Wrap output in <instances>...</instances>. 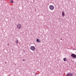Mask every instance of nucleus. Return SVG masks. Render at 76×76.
<instances>
[{
    "label": "nucleus",
    "instance_id": "423d86ee",
    "mask_svg": "<svg viewBox=\"0 0 76 76\" xmlns=\"http://www.w3.org/2000/svg\"><path fill=\"white\" fill-rule=\"evenodd\" d=\"M62 16H63V17H64V16H65V15H64V11H63L62 12Z\"/></svg>",
    "mask_w": 76,
    "mask_h": 76
},
{
    "label": "nucleus",
    "instance_id": "9d476101",
    "mask_svg": "<svg viewBox=\"0 0 76 76\" xmlns=\"http://www.w3.org/2000/svg\"><path fill=\"white\" fill-rule=\"evenodd\" d=\"M16 44H18V39H16Z\"/></svg>",
    "mask_w": 76,
    "mask_h": 76
},
{
    "label": "nucleus",
    "instance_id": "7ed1b4c3",
    "mask_svg": "<svg viewBox=\"0 0 76 76\" xmlns=\"http://www.w3.org/2000/svg\"><path fill=\"white\" fill-rule=\"evenodd\" d=\"M71 57H72L73 58H76V54L73 53L71 54Z\"/></svg>",
    "mask_w": 76,
    "mask_h": 76
},
{
    "label": "nucleus",
    "instance_id": "9b49d317",
    "mask_svg": "<svg viewBox=\"0 0 76 76\" xmlns=\"http://www.w3.org/2000/svg\"><path fill=\"white\" fill-rule=\"evenodd\" d=\"M35 75H37V73H36L35 74Z\"/></svg>",
    "mask_w": 76,
    "mask_h": 76
},
{
    "label": "nucleus",
    "instance_id": "f8f14e48",
    "mask_svg": "<svg viewBox=\"0 0 76 76\" xmlns=\"http://www.w3.org/2000/svg\"><path fill=\"white\" fill-rule=\"evenodd\" d=\"M22 61H25V60H24V59H23L22 60Z\"/></svg>",
    "mask_w": 76,
    "mask_h": 76
},
{
    "label": "nucleus",
    "instance_id": "0eeeda50",
    "mask_svg": "<svg viewBox=\"0 0 76 76\" xmlns=\"http://www.w3.org/2000/svg\"><path fill=\"white\" fill-rule=\"evenodd\" d=\"M37 42H39V40L38 39H37L36 40Z\"/></svg>",
    "mask_w": 76,
    "mask_h": 76
},
{
    "label": "nucleus",
    "instance_id": "20e7f679",
    "mask_svg": "<svg viewBox=\"0 0 76 76\" xmlns=\"http://www.w3.org/2000/svg\"><path fill=\"white\" fill-rule=\"evenodd\" d=\"M49 8H50V10H53V9H54V6H53L52 5H51L49 6Z\"/></svg>",
    "mask_w": 76,
    "mask_h": 76
},
{
    "label": "nucleus",
    "instance_id": "1a4fd4ad",
    "mask_svg": "<svg viewBox=\"0 0 76 76\" xmlns=\"http://www.w3.org/2000/svg\"><path fill=\"white\" fill-rule=\"evenodd\" d=\"M63 60L64 61H66V58H64Z\"/></svg>",
    "mask_w": 76,
    "mask_h": 76
},
{
    "label": "nucleus",
    "instance_id": "f03ea898",
    "mask_svg": "<svg viewBox=\"0 0 76 76\" xmlns=\"http://www.w3.org/2000/svg\"><path fill=\"white\" fill-rule=\"evenodd\" d=\"M17 27L18 29H20L22 28V25L20 24H18L17 25Z\"/></svg>",
    "mask_w": 76,
    "mask_h": 76
},
{
    "label": "nucleus",
    "instance_id": "6e6552de",
    "mask_svg": "<svg viewBox=\"0 0 76 76\" xmlns=\"http://www.w3.org/2000/svg\"><path fill=\"white\" fill-rule=\"evenodd\" d=\"M11 3H13V0H11L10 1Z\"/></svg>",
    "mask_w": 76,
    "mask_h": 76
},
{
    "label": "nucleus",
    "instance_id": "f257e3e1",
    "mask_svg": "<svg viewBox=\"0 0 76 76\" xmlns=\"http://www.w3.org/2000/svg\"><path fill=\"white\" fill-rule=\"evenodd\" d=\"M30 49L32 51H34L36 48L34 46H31L30 47Z\"/></svg>",
    "mask_w": 76,
    "mask_h": 76
},
{
    "label": "nucleus",
    "instance_id": "39448f33",
    "mask_svg": "<svg viewBox=\"0 0 76 76\" xmlns=\"http://www.w3.org/2000/svg\"><path fill=\"white\" fill-rule=\"evenodd\" d=\"M66 76H73V75L71 73H68Z\"/></svg>",
    "mask_w": 76,
    "mask_h": 76
}]
</instances>
